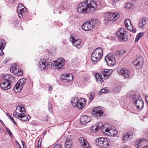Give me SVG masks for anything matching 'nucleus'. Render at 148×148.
<instances>
[{"label":"nucleus","instance_id":"f257e3e1","mask_svg":"<svg viewBox=\"0 0 148 148\" xmlns=\"http://www.w3.org/2000/svg\"><path fill=\"white\" fill-rule=\"evenodd\" d=\"M97 9L96 2L92 0H87L80 3L77 6L78 11L86 14H92Z\"/></svg>","mask_w":148,"mask_h":148},{"label":"nucleus","instance_id":"f03ea898","mask_svg":"<svg viewBox=\"0 0 148 148\" xmlns=\"http://www.w3.org/2000/svg\"><path fill=\"white\" fill-rule=\"evenodd\" d=\"M103 51L102 49L99 47L95 49L91 54V59L93 64H96L100 60L103 56Z\"/></svg>","mask_w":148,"mask_h":148},{"label":"nucleus","instance_id":"7ed1b4c3","mask_svg":"<svg viewBox=\"0 0 148 148\" xmlns=\"http://www.w3.org/2000/svg\"><path fill=\"white\" fill-rule=\"evenodd\" d=\"M102 131L106 135L112 136L116 135L117 133L115 128L109 124L104 125L103 126Z\"/></svg>","mask_w":148,"mask_h":148},{"label":"nucleus","instance_id":"20e7f679","mask_svg":"<svg viewBox=\"0 0 148 148\" xmlns=\"http://www.w3.org/2000/svg\"><path fill=\"white\" fill-rule=\"evenodd\" d=\"M110 140L108 138L100 137L95 140L96 145L102 148H107L110 145Z\"/></svg>","mask_w":148,"mask_h":148},{"label":"nucleus","instance_id":"39448f33","mask_svg":"<svg viewBox=\"0 0 148 148\" xmlns=\"http://www.w3.org/2000/svg\"><path fill=\"white\" fill-rule=\"evenodd\" d=\"M116 35L120 41H125L127 40V32L123 28H121L118 30L116 33Z\"/></svg>","mask_w":148,"mask_h":148},{"label":"nucleus","instance_id":"423d86ee","mask_svg":"<svg viewBox=\"0 0 148 148\" xmlns=\"http://www.w3.org/2000/svg\"><path fill=\"white\" fill-rule=\"evenodd\" d=\"M105 60L107 65L111 66H114L116 63L115 57L112 54H109L105 58Z\"/></svg>","mask_w":148,"mask_h":148},{"label":"nucleus","instance_id":"0eeeda50","mask_svg":"<svg viewBox=\"0 0 148 148\" xmlns=\"http://www.w3.org/2000/svg\"><path fill=\"white\" fill-rule=\"evenodd\" d=\"M133 103L138 109L142 108L143 107V102L141 98L138 95L135 97L132 101Z\"/></svg>","mask_w":148,"mask_h":148},{"label":"nucleus","instance_id":"6e6552de","mask_svg":"<svg viewBox=\"0 0 148 148\" xmlns=\"http://www.w3.org/2000/svg\"><path fill=\"white\" fill-rule=\"evenodd\" d=\"M65 61V59L63 58H59L53 61V64L56 68L61 69H62L63 66L64 64Z\"/></svg>","mask_w":148,"mask_h":148},{"label":"nucleus","instance_id":"1a4fd4ad","mask_svg":"<svg viewBox=\"0 0 148 148\" xmlns=\"http://www.w3.org/2000/svg\"><path fill=\"white\" fill-rule=\"evenodd\" d=\"M117 72L119 74L122 76L125 79H128L130 77V73L128 70L124 68H118L117 69Z\"/></svg>","mask_w":148,"mask_h":148},{"label":"nucleus","instance_id":"9d476101","mask_svg":"<svg viewBox=\"0 0 148 148\" xmlns=\"http://www.w3.org/2000/svg\"><path fill=\"white\" fill-rule=\"evenodd\" d=\"M70 40L73 45L76 47L79 45L80 44L81 41L79 38L75 34L71 35Z\"/></svg>","mask_w":148,"mask_h":148},{"label":"nucleus","instance_id":"9b49d317","mask_svg":"<svg viewBox=\"0 0 148 148\" xmlns=\"http://www.w3.org/2000/svg\"><path fill=\"white\" fill-rule=\"evenodd\" d=\"M101 109L102 108L101 107L94 108L92 111L93 116L97 117H100L103 116L104 114Z\"/></svg>","mask_w":148,"mask_h":148},{"label":"nucleus","instance_id":"f8f14e48","mask_svg":"<svg viewBox=\"0 0 148 148\" xmlns=\"http://www.w3.org/2000/svg\"><path fill=\"white\" fill-rule=\"evenodd\" d=\"M25 110L24 107L22 106H19L16 107V109L13 113V115L16 117L21 114L22 113H25Z\"/></svg>","mask_w":148,"mask_h":148},{"label":"nucleus","instance_id":"ddd939ff","mask_svg":"<svg viewBox=\"0 0 148 148\" xmlns=\"http://www.w3.org/2000/svg\"><path fill=\"white\" fill-rule=\"evenodd\" d=\"M26 11L25 7L23 6L21 3L19 4L18 7L17 12L18 16L20 18H22L23 17V14Z\"/></svg>","mask_w":148,"mask_h":148},{"label":"nucleus","instance_id":"4468645a","mask_svg":"<svg viewBox=\"0 0 148 148\" xmlns=\"http://www.w3.org/2000/svg\"><path fill=\"white\" fill-rule=\"evenodd\" d=\"M112 72V70L105 69L101 73V76L104 79H108Z\"/></svg>","mask_w":148,"mask_h":148},{"label":"nucleus","instance_id":"2eb2a0df","mask_svg":"<svg viewBox=\"0 0 148 148\" xmlns=\"http://www.w3.org/2000/svg\"><path fill=\"white\" fill-rule=\"evenodd\" d=\"M93 25L89 21L84 23L82 26V29L85 31L90 30L93 28Z\"/></svg>","mask_w":148,"mask_h":148},{"label":"nucleus","instance_id":"dca6fc26","mask_svg":"<svg viewBox=\"0 0 148 148\" xmlns=\"http://www.w3.org/2000/svg\"><path fill=\"white\" fill-rule=\"evenodd\" d=\"M85 103V99L83 98L80 99L78 101L75 107L81 110L84 107Z\"/></svg>","mask_w":148,"mask_h":148},{"label":"nucleus","instance_id":"f3484780","mask_svg":"<svg viewBox=\"0 0 148 148\" xmlns=\"http://www.w3.org/2000/svg\"><path fill=\"white\" fill-rule=\"evenodd\" d=\"M143 59L141 57L137 58L136 60L133 62V64L136 66H138L140 67H141L143 63Z\"/></svg>","mask_w":148,"mask_h":148},{"label":"nucleus","instance_id":"a211bd4d","mask_svg":"<svg viewBox=\"0 0 148 148\" xmlns=\"http://www.w3.org/2000/svg\"><path fill=\"white\" fill-rule=\"evenodd\" d=\"M124 23L125 27L130 31H132L133 32H135L133 30V27L132 25L131 21L129 19H125L124 21Z\"/></svg>","mask_w":148,"mask_h":148},{"label":"nucleus","instance_id":"6ab92c4d","mask_svg":"<svg viewBox=\"0 0 148 148\" xmlns=\"http://www.w3.org/2000/svg\"><path fill=\"white\" fill-rule=\"evenodd\" d=\"M79 141L84 148H90V146L86 140L83 137H81L79 139Z\"/></svg>","mask_w":148,"mask_h":148},{"label":"nucleus","instance_id":"aec40b11","mask_svg":"<svg viewBox=\"0 0 148 148\" xmlns=\"http://www.w3.org/2000/svg\"><path fill=\"white\" fill-rule=\"evenodd\" d=\"M62 79L66 82H68L73 80V76L71 74H65L62 76Z\"/></svg>","mask_w":148,"mask_h":148},{"label":"nucleus","instance_id":"412c9836","mask_svg":"<svg viewBox=\"0 0 148 148\" xmlns=\"http://www.w3.org/2000/svg\"><path fill=\"white\" fill-rule=\"evenodd\" d=\"M22 113L21 114L18 116L16 117L23 121H28L30 119V116L29 115H26Z\"/></svg>","mask_w":148,"mask_h":148},{"label":"nucleus","instance_id":"4be33fe9","mask_svg":"<svg viewBox=\"0 0 148 148\" xmlns=\"http://www.w3.org/2000/svg\"><path fill=\"white\" fill-rule=\"evenodd\" d=\"M91 118L87 116L84 115L81 117L80 122L82 124H84L89 122Z\"/></svg>","mask_w":148,"mask_h":148},{"label":"nucleus","instance_id":"5701e85b","mask_svg":"<svg viewBox=\"0 0 148 148\" xmlns=\"http://www.w3.org/2000/svg\"><path fill=\"white\" fill-rule=\"evenodd\" d=\"M24 84L25 83H20V84L17 83L14 86V89L15 92H20Z\"/></svg>","mask_w":148,"mask_h":148},{"label":"nucleus","instance_id":"b1692460","mask_svg":"<svg viewBox=\"0 0 148 148\" xmlns=\"http://www.w3.org/2000/svg\"><path fill=\"white\" fill-rule=\"evenodd\" d=\"M102 125L101 123H99L98 125H95L92 126L90 130L92 132H96L98 131V129L100 128Z\"/></svg>","mask_w":148,"mask_h":148},{"label":"nucleus","instance_id":"393cba45","mask_svg":"<svg viewBox=\"0 0 148 148\" xmlns=\"http://www.w3.org/2000/svg\"><path fill=\"white\" fill-rule=\"evenodd\" d=\"M10 82H4L0 84V86L3 89L7 90L11 87Z\"/></svg>","mask_w":148,"mask_h":148},{"label":"nucleus","instance_id":"a878e982","mask_svg":"<svg viewBox=\"0 0 148 148\" xmlns=\"http://www.w3.org/2000/svg\"><path fill=\"white\" fill-rule=\"evenodd\" d=\"M110 21L114 22L119 17V14L118 13H113L110 12Z\"/></svg>","mask_w":148,"mask_h":148},{"label":"nucleus","instance_id":"bb28decb","mask_svg":"<svg viewBox=\"0 0 148 148\" xmlns=\"http://www.w3.org/2000/svg\"><path fill=\"white\" fill-rule=\"evenodd\" d=\"M145 140L144 138H141L137 140L135 143V145L137 148H140L144 143V141Z\"/></svg>","mask_w":148,"mask_h":148},{"label":"nucleus","instance_id":"cd10ccee","mask_svg":"<svg viewBox=\"0 0 148 148\" xmlns=\"http://www.w3.org/2000/svg\"><path fill=\"white\" fill-rule=\"evenodd\" d=\"M147 21V18H143L140 20L138 24L139 27L141 29L145 27Z\"/></svg>","mask_w":148,"mask_h":148},{"label":"nucleus","instance_id":"c85d7f7f","mask_svg":"<svg viewBox=\"0 0 148 148\" xmlns=\"http://www.w3.org/2000/svg\"><path fill=\"white\" fill-rule=\"evenodd\" d=\"M18 64L17 63L13 64L10 68V71L14 74L17 71V70L18 69Z\"/></svg>","mask_w":148,"mask_h":148},{"label":"nucleus","instance_id":"c756f323","mask_svg":"<svg viewBox=\"0 0 148 148\" xmlns=\"http://www.w3.org/2000/svg\"><path fill=\"white\" fill-rule=\"evenodd\" d=\"M73 146V143L71 140L67 138L65 142V148H71Z\"/></svg>","mask_w":148,"mask_h":148},{"label":"nucleus","instance_id":"7c9ffc66","mask_svg":"<svg viewBox=\"0 0 148 148\" xmlns=\"http://www.w3.org/2000/svg\"><path fill=\"white\" fill-rule=\"evenodd\" d=\"M133 136V134L132 132L128 133L127 134L124 136L123 138V139L124 141H126L128 139L132 138Z\"/></svg>","mask_w":148,"mask_h":148},{"label":"nucleus","instance_id":"2f4dec72","mask_svg":"<svg viewBox=\"0 0 148 148\" xmlns=\"http://www.w3.org/2000/svg\"><path fill=\"white\" fill-rule=\"evenodd\" d=\"M110 12H108L105 14L104 16V22L105 23H107V22L110 21Z\"/></svg>","mask_w":148,"mask_h":148},{"label":"nucleus","instance_id":"473e14b6","mask_svg":"<svg viewBox=\"0 0 148 148\" xmlns=\"http://www.w3.org/2000/svg\"><path fill=\"white\" fill-rule=\"evenodd\" d=\"M51 64V63H49L48 65H50ZM38 66L40 69L42 71L44 70L45 69H47L48 67V65L47 64H38Z\"/></svg>","mask_w":148,"mask_h":148},{"label":"nucleus","instance_id":"72a5a7b5","mask_svg":"<svg viewBox=\"0 0 148 148\" xmlns=\"http://www.w3.org/2000/svg\"><path fill=\"white\" fill-rule=\"evenodd\" d=\"M3 78L7 80V82H13L14 81V77H10L9 75H5L3 76Z\"/></svg>","mask_w":148,"mask_h":148},{"label":"nucleus","instance_id":"f704fd0d","mask_svg":"<svg viewBox=\"0 0 148 148\" xmlns=\"http://www.w3.org/2000/svg\"><path fill=\"white\" fill-rule=\"evenodd\" d=\"M137 96V95H135L134 94V93L133 91H130L127 94L126 97L127 98H129L132 99L133 101V99H134L135 97Z\"/></svg>","mask_w":148,"mask_h":148},{"label":"nucleus","instance_id":"c9c22d12","mask_svg":"<svg viewBox=\"0 0 148 148\" xmlns=\"http://www.w3.org/2000/svg\"><path fill=\"white\" fill-rule=\"evenodd\" d=\"M96 81L98 83L103 82V80L101 78L99 73H95L94 74Z\"/></svg>","mask_w":148,"mask_h":148},{"label":"nucleus","instance_id":"e433bc0d","mask_svg":"<svg viewBox=\"0 0 148 148\" xmlns=\"http://www.w3.org/2000/svg\"><path fill=\"white\" fill-rule=\"evenodd\" d=\"M78 99L75 97H73L71 100V102L72 105L75 107L76 106V104L78 101Z\"/></svg>","mask_w":148,"mask_h":148},{"label":"nucleus","instance_id":"4c0bfd02","mask_svg":"<svg viewBox=\"0 0 148 148\" xmlns=\"http://www.w3.org/2000/svg\"><path fill=\"white\" fill-rule=\"evenodd\" d=\"M5 47V45L3 43H1L0 45V56L3 55L4 53L2 51Z\"/></svg>","mask_w":148,"mask_h":148},{"label":"nucleus","instance_id":"58836bf2","mask_svg":"<svg viewBox=\"0 0 148 148\" xmlns=\"http://www.w3.org/2000/svg\"><path fill=\"white\" fill-rule=\"evenodd\" d=\"M125 52V51L123 50H122L120 51H116L115 53L114 54L116 55H120L123 54H124Z\"/></svg>","mask_w":148,"mask_h":148},{"label":"nucleus","instance_id":"ea45409f","mask_svg":"<svg viewBox=\"0 0 148 148\" xmlns=\"http://www.w3.org/2000/svg\"><path fill=\"white\" fill-rule=\"evenodd\" d=\"M93 25V27L98 22V21L97 19L92 18L90 21H89Z\"/></svg>","mask_w":148,"mask_h":148},{"label":"nucleus","instance_id":"a19ab883","mask_svg":"<svg viewBox=\"0 0 148 148\" xmlns=\"http://www.w3.org/2000/svg\"><path fill=\"white\" fill-rule=\"evenodd\" d=\"M126 8L127 9H132L134 8V5L132 3H128L127 4Z\"/></svg>","mask_w":148,"mask_h":148},{"label":"nucleus","instance_id":"79ce46f5","mask_svg":"<svg viewBox=\"0 0 148 148\" xmlns=\"http://www.w3.org/2000/svg\"><path fill=\"white\" fill-rule=\"evenodd\" d=\"M17 71L14 74L17 76H21L23 75V73L22 71L18 69Z\"/></svg>","mask_w":148,"mask_h":148},{"label":"nucleus","instance_id":"37998d69","mask_svg":"<svg viewBox=\"0 0 148 148\" xmlns=\"http://www.w3.org/2000/svg\"><path fill=\"white\" fill-rule=\"evenodd\" d=\"M143 34L142 33H138L137 36L135 40V42H137L142 36Z\"/></svg>","mask_w":148,"mask_h":148},{"label":"nucleus","instance_id":"c03bdc74","mask_svg":"<svg viewBox=\"0 0 148 148\" xmlns=\"http://www.w3.org/2000/svg\"><path fill=\"white\" fill-rule=\"evenodd\" d=\"M108 90L106 89L105 88H103L101 89L99 92V95H101L102 93H105L108 92Z\"/></svg>","mask_w":148,"mask_h":148},{"label":"nucleus","instance_id":"a18cd8bd","mask_svg":"<svg viewBox=\"0 0 148 148\" xmlns=\"http://www.w3.org/2000/svg\"><path fill=\"white\" fill-rule=\"evenodd\" d=\"M47 64V62H46V60L44 59H41L39 62L38 64Z\"/></svg>","mask_w":148,"mask_h":148},{"label":"nucleus","instance_id":"49530a36","mask_svg":"<svg viewBox=\"0 0 148 148\" xmlns=\"http://www.w3.org/2000/svg\"><path fill=\"white\" fill-rule=\"evenodd\" d=\"M6 114L9 116L11 121L14 123V124H15L16 125V123L14 119L13 118V117L11 116L10 114L8 113H7Z\"/></svg>","mask_w":148,"mask_h":148},{"label":"nucleus","instance_id":"de8ad7c7","mask_svg":"<svg viewBox=\"0 0 148 148\" xmlns=\"http://www.w3.org/2000/svg\"><path fill=\"white\" fill-rule=\"evenodd\" d=\"M26 80L25 79V78H23L22 79H21L20 80H19L17 83H25Z\"/></svg>","mask_w":148,"mask_h":148},{"label":"nucleus","instance_id":"09e8293b","mask_svg":"<svg viewBox=\"0 0 148 148\" xmlns=\"http://www.w3.org/2000/svg\"><path fill=\"white\" fill-rule=\"evenodd\" d=\"M49 107L48 109L49 111L51 113L52 112V106L51 104L49 103L48 104Z\"/></svg>","mask_w":148,"mask_h":148},{"label":"nucleus","instance_id":"8fccbe9b","mask_svg":"<svg viewBox=\"0 0 148 148\" xmlns=\"http://www.w3.org/2000/svg\"><path fill=\"white\" fill-rule=\"evenodd\" d=\"M53 148H62V147L61 145L57 144L54 145Z\"/></svg>","mask_w":148,"mask_h":148},{"label":"nucleus","instance_id":"3c124183","mask_svg":"<svg viewBox=\"0 0 148 148\" xmlns=\"http://www.w3.org/2000/svg\"><path fill=\"white\" fill-rule=\"evenodd\" d=\"M6 131H7V132L9 134L10 136H13V135L11 133V131H10V130L7 127H6Z\"/></svg>","mask_w":148,"mask_h":148},{"label":"nucleus","instance_id":"603ef678","mask_svg":"<svg viewBox=\"0 0 148 148\" xmlns=\"http://www.w3.org/2000/svg\"><path fill=\"white\" fill-rule=\"evenodd\" d=\"M89 79V78L88 77H85L84 78V80L85 82L88 81Z\"/></svg>","mask_w":148,"mask_h":148},{"label":"nucleus","instance_id":"864d4df0","mask_svg":"<svg viewBox=\"0 0 148 148\" xmlns=\"http://www.w3.org/2000/svg\"><path fill=\"white\" fill-rule=\"evenodd\" d=\"M94 98V97L90 96V97L89 98V103L91 102V101Z\"/></svg>","mask_w":148,"mask_h":148},{"label":"nucleus","instance_id":"5fc2aeb1","mask_svg":"<svg viewBox=\"0 0 148 148\" xmlns=\"http://www.w3.org/2000/svg\"><path fill=\"white\" fill-rule=\"evenodd\" d=\"M22 143L23 148H26V146L25 145V143L23 141H21Z\"/></svg>","mask_w":148,"mask_h":148},{"label":"nucleus","instance_id":"6e6d98bb","mask_svg":"<svg viewBox=\"0 0 148 148\" xmlns=\"http://www.w3.org/2000/svg\"><path fill=\"white\" fill-rule=\"evenodd\" d=\"M95 95V92H92L90 93V96L94 97Z\"/></svg>","mask_w":148,"mask_h":148},{"label":"nucleus","instance_id":"4d7b16f0","mask_svg":"<svg viewBox=\"0 0 148 148\" xmlns=\"http://www.w3.org/2000/svg\"><path fill=\"white\" fill-rule=\"evenodd\" d=\"M41 141L40 140V139L38 141V145L41 146Z\"/></svg>","mask_w":148,"mask_h":148},{"label":"nucleus","instance_id":"13d9d810","mask_svg":"<svg viewBox=\"0 0 148 148\" xmlns=\"http://www.w3.org/2000/svg\"><path fill=\"white\" fill-rule=\"evenodd\" d=\"M52 89H53V87L51 86H50L49 87V91H51L52 90Z\"/></svg>","mask_w":148,"mask_h":148},{"label":"nucleus","instance_id":"bf43d9fd","mask_svg":"<svg viewBox=\"0 0 148 148\" xmlns=\"http://www.w3.org/2000/svg\"><path fill=\"white\" fill-rule=\"evenodd\" d=\"M142 148H148V145H146L144 147H143Z\"/></svg>","mask_w":148,"mask_h":148},{"label":"nucleus","instance_id":"052dcab7","mask_svg":"<svg viewBox=\"0 0 148 148\" xmlns=\"http://www.w3.org/2000/svg\"><path fill=\"white\" fill-rule=\"evenodd\" d=\"M36 147L37 148H41V146L37 145Z\"/></svg>","mask_w":148,"mask_h":148},{"label":"nucleus","instance_id":"680f3d73","mask_svg":"<svg viewBox=\"0 0 148 148\" xmlns=\"http://www.w3.org/2000/svg\"><path fill=\"white\" fill-rule=\"evenodd\" d=\"M115 2H117L119 0H113Z\"/></svg>","mask_w":148,"mask_h":148},{"label":"nucleus","instance_id":"e2e57ef3","mask_svg":"<svg viewBox=\"0 0 148 148\" xmlns=\"http://www.w3.org/2000/svg\"><path fill=\"white\" fill-rule=\"evenodd\" d=\"M123 148H128V147L126 146V147H123Z\"/></svg>","mask_w":148,"mask_h":148},{"label":"nucleus","instance_id":"0e129e2a","mask_svg":"<svg viewBox=\"0 0 148 148\" xmlns=\"http://www.w3.org/2000/svg\"><path fill=\"white\" fill-rule=\"evenodd\" d=\"M140 120H141L142 121H144V119H140Z\"/></svg>","mask_w":148,"mask_h":148},{"label":"nucleus","instance_id":"69168bd1","mask_svg":"<svg viewBox=\"0 0 148 148\" xmlns=\"http://www.w3.org/2000/svg\"><path fill=\"white\" fill-rule=\"evenodd\" d=\"M4 62H5H5H7V61H6V60H5V61Z\"/></svg>","mask_w":148,"mask_h":148},{"label":"nucleus","instance_id":"338daca9","mask_svg":"<svg viewBox=\"0 0 148 148\" xmlns=\"http://www.w3.org/2000/svg\"><path fill=\"white\" fill-rule=\"evenodd\" d=\"M46 133V132H45L44 133V135H45V134Z\"/></svg>","mask_w":148,"mask_h":148},{"label":"nucleus","instance_id":"774afa93","mask_svg":"<svg viewBox=\"0 0 148 148\" xmlns=\"http://www.w3.org/2000/svg\"><path fill=\"white\" fill-rule=\"evenodd\" d=\"M19 148H22L20 146H19Z\"/></svg>","mask_w":148,"mask_h":148}]
</instances>
